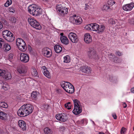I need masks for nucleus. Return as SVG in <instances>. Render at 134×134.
<instances>
[{"instance_id": "1", "label": "nucleus", "mask_w": 134, "mask_h": 134, "mask_svg": "<svg viewBox=\"0 0 134 134\" xmlns=\"http://www.w3.org/2000/svg\"><path fill=\"white\" fill-rule=\"evenodd\" d=\"M34 107L30 104H25L18 110V115L21 117H24L31 114L34 110Z\"/></svg>"}, {"instance_id": "2", "label": "nucleus", "mask_w": 134, "mask_h": 134, "mask_svg": "<svg viewBox=\"0 0 134 134\" xmlns=\"http://www.w3.org/2000/svg\"><path fill=\"white\" fill-rule=\"evenodd\" d=\"M28 11L30 14L34 16H38L42 13V9L38 8L35 4L30 5L28 7Z\"/></svg>"}, {"instance_id": "3", "label": "nucleus", "mask_w": 134, "mask_h": 134, "mask_svg": "<svg viewBox=\"0 0 134 134\" xmlns=\"http://www.w3.org/2000/svg\"><path fill=\"white\" fill-rule=\"evenodd\" d=\"M28 11L30 14L34 16H38L42 13V9L38 8L35 4L30 5L28 7Z\"/></svg>"}, {"instance_id": "4", "label": "nucleus", "mask_w": 134, "mask_h": 134, "mask_svg": "<svg viewBox=\"0 0 134 134\" xmlns=\"http://www.w3.org/2000/svg\"><path fill=\"white\" fill-rule=\"evenodd\" d=\"M74 103V109L72 111L73 113L75 115H78L82 112L81 106L79 101L77 99L73 100Z\"/></svg>"}, {"instance_id": "5", "label": "nucleus", "mask_w": 134, "mask_h": 134, "mask_svg": "<svg viewBox=\"0 0 134 134\" xmlns=\"http://www.w3.org/2000/svg\"><path fill=\"white\" fill-rule=\"evenodd\" d=\"M3 37L8 42H12L14 39L13 34L8 30H4L2 32Z\"/></svg>"}, {"instance_id": "6", "label": "nucleus", "mask_w": 134, "mask_h": 134, "mask_svg": "<svg viewBox=\"0 0 134 134\" xmlns=\"http://www.w3.org/2000/svg\"><path fill=\"white\" fill-rule=\"evenodd\" d=\"M27 20L29 24L33 28L38 30H40L41 29V26L39 23L34 18H28Z\"/></svg>"}, {"instance_id": "7", "label": "nucleus", "mask_w": 134, "mask_h": 134, "mask_svg": "<svg viewBox=\"0 0 134 134\" xmlns=\"http://www.w3.org/2000/svg\"><path fill=\"white\" fill-rule=\"evenodd\" d=\"M70 21L73 24L79 25L82 23V19L80 17L75 14L70 17Z\"/></svg>"}, {"instance_id": "8", "label": "nucleus", "mask_w": 134, "mask_h": 134, "mask_svg": "<svg viewBox=\"0 0 134 134\" xmlns=\"http://www.w3.org/2000/svg\"><path fill=\"white\" fill-rule=\"evenodd\" d=\"M42 52L43 56L46 58H50L52 56V51L48 48L46 47L42 49Z\"/></svg>"}, {"instance_id": "9", "label": "nucleus", "mask_w": 134, "mask_h": 134, "mask_svg": "<svg viewBox=\"0 0 134 134\" xmlns=\"http://www.w3.org/2000/svg\"><path fill=\"white\" fill-rule=\"evenodd\" d=\"M55 118L57 120L63 122H65L68 119V115L64 113L57 114L55 116Z\"/></svg>"}, {"instance_id": "10", "label": "nucleus", "mask_w": 134, "mask_h": 134, "mask_svg": "<svg viewBox=\"0 0 134 134\" xmlns=\"http://www.w3.org/2000/svg\"><path fill=\"white\" fill-rule=\"evenodd\" d=\"M68 37L72 42L77 43L79 41V39L76 35L73 33L71 32L68 35Z\"/></svg>"}, {"instance_id": "11", "label": "nucleus", "mask_w": 134, "mask_h": 134, "mask_svg": "<svg viewBox=\"0 0 134 134\" xmlns=\"http://www.w3.org/2000/svg\"><path fill=\"white\" fill-rule=\"evenodd\" d=\"M87 53L88 55L90 58L95 59L98 57L96 51L92 48H90Z\"/></svg>"}, {"instance_id": "12", "label": "nucleus", "mask_w": 134, "mask_h": 134, "mask_svg": "<svg viewBox=\"0 0 134 134\" xmlns=\"http://www.w3.org/2000/svg\"><path fill=\"white\" fill-rule=\"evenodd\" d=\"M29 55L24 53H21L20 54V60L24 63L28 62L29 60Z\"/></svg>"}, {"instance_id": "13", "label": "nucleus", "mask_w": 134, "mask_h": 134, "mask_svg": "<svg viewBox=\"0 0 134 134\" xmlns=\"http://www.w3.org/2000/svg\"><path fill=\"white\" fill-rule=\"evenodd\" d=\"M18 124L20 128L23 131H25L27 128L26 123L24 121L19 120L18 121Z\"/></svg>"}, {"instance_id": "14", "label": "nucleus", "mask_w": 134, "mask_h": 134, "mask_svg": "<svg viewBox=\"0 0 134 134\" xmlns=\"http://www.w3.org/2000/svg\"><path fill=\"white\" fill-rule=\"evenodd\" d=\"M134 7V4L131 3L125 4L122 7L124 10L126 11H130Z\"/></svg>"}, {"instance_id": "15", "label": "nucleus", "mask_w": 134, "mask_h": 134, "mask_svg": "<svg viewBox=\"0 0 134 134\" xmlns=\"http://www.w3.org/2000/svg\"><path fill=\"white\" fill-rule=\"evenodd\" d=\"M84 37V40L86 43H89L92 41V37L89 34H86Z\"/></svg>"}, {"instance_id": "16", "label": "nucleus", "mask_w": 134, "mask_h": 134, "mask_svg": "<svg viewBox=\"0 0 134 134\" xmlns=\"http://www.w3.org/2000/svg\"><path fill=\"white\" fill-rule=\"evenodd\" d=\"M60 85L63 89L66 91L69 87L70 86V85L71 84L68 82H65L64 81L60 83Z\"/></svg>"}, {"instance_id": "17", "label": "nucleus", "mask_w": 134, "mask_h": 134, "mask_svg": "<svg viewBox=\"0 0 134 134\" xmlns=\"http://www.w3.org/2000/svg\"><path fill=\"white\" fill-rule=\"evenodd\" d=\"M80 70L82 72L88 74L91 72V69L87 66H83L80 68Z\"/></svg>"}, {"instance_id": "18", "label": "nucleus", "mask_w": 134, "mask_h": 134, "mask_svg": "<svg viewBox=\"0 0 134 134\" xmlns=\"http://www.w3.org/2000/svg\"><path fill=\"white\" fill-rule=\"evenodd\" d=\"M42 69L43 71V74L47 78L49 79H51V76L50 75L49 71L47 69L45 66H43L42 67Z\"/></svg>"}, {"instance_id": "19", "label": "nucleus", "mask_w": 134, "mask_h": 134, "mask_svg": "<svg viewBox=\"0 0 134 134\" xmlns=\"http://www.w3.org/2000/svg\"><path fill=\"white\" fill-rule=\"evenodd\" d=\"M3 71L4 74H3V76H2V77L5 80H8L12 78V76L10 73L5 70Z\"/></svg>"}, {"instance_id": "20", "label": "nucleus", "mask_w": 134, "mask_h": 134, "mask_svg": "<svg viewBox=\"0 0 134 134\" xmlns=\"http://www.w3.org/2000/svg\"><path fill=\"white\" fill-rule=\"evenodd\" d=\"M17 46L19 50L23 52L25 51L27 49L26 44L24 41Z\"/></svg>"}, {"instance_id": "21", "label": "nucleus", "mask_w": 134, "mask_h": 134, "mask_svg": "<svg viewBox=\"0 0 134 134\" xmlns=\"http://www.w3.org/2000/svg\"><path fill=\"white\" fill-rule=\"evenodd\" d=\"M60 40L62 43L65 45L68 44L69 43L68 38L66 36L60 37Z\"/></svg>"}, {"instance_id": "22", "label": "nucleus", "mask_w": 134, "mask_h": 134, "mask_svg": "<svg viewBox=\"0 0 134 134\" xmlns=\"http://www.w3.org/2000/svg\"><path fill=\"white\" fill-rule=\"evenodd\" d=\"M54 49L55 52L59 53L61 52L62 51V46L56 44L54 46Z\"/></svg>"}, {"instance_id": "23", "label": "nucleus", "mask_w": 134, "mask_h": 134, "mask_svg": "<svg viewBox=\"0 0 134 134\" xmlns=\"http://www.w3.org/2000/svg\"><path fill=\"white\" fill-rule=\"evenodd\" d=\"M91 27L93 31H98L99 26L97 24H91Z\"/></svg>"}, {"instance_id": "24", "label": "nucleus", "mask_w": 134, "mask_h": 134, "mask_svg": "<svg viewBox=\"0 0 134 134\" xmlns=\"http://www.w3.org/2000/svg\"><path fill=\"white\" fill-rule=\"evenodd\" d=\"M102 10L103 11H110L112 9L110 8L109 6L107 4L104 5L102 8Z\"/></svg>"}, {"instance_id": "25", "label": "nucleus", "mask_w": 134, "mask_h": 134, "mask_svg": "<svg viewBox=\"0 0 134 134\" xmlns=\"http://www.w3.org/2000/svg\"><path fill=\"white\" fill-rule=\"evenodd\" d=\"M26 69L24 66L19 67L18 68L17 71L20 74H25L26 73Z\"/></svg>"}, {"instance_id": "26", "label": "nucleus", "mask_w": 134, "mask_h": 134, "mask_svg": "<svg viewBox=\"0 0 134 134\" xmlns=\"http://www.w3.org/2000/svg\"><path fill=\"white\" fill-rule=\"evenodd\" d=\"M38 93L36 91H33L31 94V97L33 99L36 100L37 99Z\"/></svg>"}, {"instance_id": "27", "label": "nucleus", "mask_w": 134, "mask_h": 134, "mask_svg": "<svg viewBox=\"0 0 134 134\" xmlns=\"http://www.w3.org/2000/svg\"><path fill=\"white\" fill-rule=\"evenodd\" d=\"M74 91V88L73 86L72 85H70V86L66 92L69 93H72Z\"/></svg>"}, {"instance_id": "28", "label": "nucleus", "mask_w": 134, "mask_h": 134, "mask_svg": "<svg viewBox=\"0 0 134 134\" xmlns=\"http://www.w3.org/2000/svg\"><path fill=\"white\" fill-rule=\"evenodd\" d=\"M68 9L65 7H63L61 12H59V14L62 16H63L65 14H66L68 13Z\"/></svg>"}, {"instance_id": "29", "label": "nucleus", "mask_w": 134, "mask_h": 134, "mask_svg": "<svg viewBox=\"0 0 134 134\" xmlns=\"http://www.w3.org/2000/svg\"><path fill=\"white\" fill-rule=\"evenodd\" d=\"M7 114L4 112L0 111V119L5 120L6 119Z\"/></svg>"}, {"instance_id": "30", "label": "nucleus", "mask_w": 134, "mask_h": 134, "mask_svg": "<svg viewBox=\"0 0 134 134\" xmlns=\"http://www.w3.org/2000/svg\"><path fill=\"white\" fill-rule=\"evenodd\" d=\"M105 28V26L104 25H101L99 27L97 32L99 34L102 33L104 31Z\"/></svg>"}, {"instance_id": "31", "label": "nucleus", "mask_w": 134, "mask_h": 134, "mask_svg": "<svg viewBox=\"0 0 134 134\" xmlns=\"http://www.w3.org/2000/svg\"><path fill=\"white\" fill-rule=\"evenodd\" d=\"M44 131L45 134H52V131L48 127H46L44 129Z\"/></svg>"}, {"instance_id": "32", "label": "nucleus", "mask_w": 134, "mask_h": 134, "mask_svg": "<svg viewBox=\"0 0 134 134\" xmlns=\"http://www.w3.org/2000/svg\"><path fill=\"white\" fill-rule=\"evenodd\" d=\"M6 43L4 40L0 38V48H3L4 47Z\"/></svg>"}, {"instance_id": "33", "label": "nucleus", "mask_w": 134, "mask_h": 134, "mask_svg": "<svg viewBox=\"0 0 134 134\" xmlns=\"http://www.w3.org/2000/svg\"><path fill=\"white\" fill-rule=\"evenodd\" d=\"M8 106V104L4 102H1L0 103V108L2 107L4 108H7Z\"/></svg>"}, {"instance_id": "34", "label": "nucleus", "mask_w": 134, "mask_h": 134, "mask_svg": "<svg viewBox=\"0 0 134 134\" xmlns=\"http://www.w3.org/2000/svg\"><path fill=\"white\" fill-rule=\"evenodd\" d=\"M24 41L21 38H17L16 41V44L17 46L21 44V43L23 42Z\"/></svg>"}, {"instance_id": "35", "label": "nucleus", "mask_w": 134, "mask_h": 134, "mask_svg": "<svg viewBox=\"0 0 134 134\" xmlns=\"http://www.w3.org/2000/svg\"><path fill=\"white\" fill-rule=\"evenodd\" d=\"M10 46L8 44L5 43L4 47L3 48H4L5 51H9L11 49Z\"/></svg>"}, {"instance_id": "36", "label": "nucleus", "mask_w": 134, "mask_h": 134, "mask_svg": "<svg viewBox=\"0 0 134 134\" xmlns=\"http://www.w3.org/2000/svg\"><path fill=\"white\" fill-rule=\"evenodd\" d=\"M64 62L65 63H68L70 62V58L69 56L67 55L64 57Z\"/></svg>"}, {"instance_id": "37", "label": "nucleus", "mask_w": 134, "mask_h": 134, "mask_svg": "<svg viewBox=\"0 0 134 134\" xmlns=\"http://www.w3.org/2000/svg\"><path fill=\"white\" fill-rule=\"evenodd\" d=\"M113 60L114 62L115 63H120L121 62V59L118 58L115 56H114Z\"/></svg>"}, {"instance_id": "38", "label": "nucleus", "mask_w": 134, "mask_h": 134, "mask_svg": "<svg viewBox=\"0 0 134 134\" xmlns=\"http://www.w3.org/2000/svg\"><path fill=\"white\" fill-rule=\"evenodd\" d=\"M63 8V7H62V5H58L56 6L57 10V11L58 12V13L59 14V12H61Z\"/></svg>"}, {"instance_id": "39", "label": "nucleus", "mask_w": 134, "mask_h": 134, "mask_svg": "<svg viewBox=\"0 0 134 134\" xmlns=\"http://www.w3.org/2000/svg\"><path fill=\"white\" fill-rule=\"evenodd\" d=\"M49 105L47 104H43L41 106L43 110H47L49 108Z\"/></svg>"}, {"instance_id": "40", "label": "nucleus", "mask_w": 134, "mask_h": 134, "mask_svg": "<svg viewBox=\"0 0 134 134\" xmlns=\"http://www.w3.org/2000/svg\"><path fill=\"white\" fill-rule=\"evenodd\" d=\"M12 0H7L6 3L4 4V6L7 7L12 4Z\"/></svg>"}, {"instance_id": "41", "label": "nucleus", "mask_w": 134, "mask_h": 134, "mask_svg": "<svg viewBox=\"0 0 134 134\" xmlns=\"http://www.w3.org/2000/svg\"><path fill=\"white\" fill-rule=\"evenodd\" d=\"M65 107L66 108H67L68 109H71V103L70 102H68L64 105Z\"/></svg>"}, {"instance_id": "42", "label": "nucleus", "mask_w": 134, "mask_h": 134, "mask_svg": "<svg viewBox=\"0 0 134 134\" xmlns=\"http://www.w3.org/2000/svg\"><path fill=\"white\" fill-rule=\"evenodd\" d=\"M14 54L12 53H10L8 56V58L9 60L10 61H12L13 59Z\"/></svg>"}, {"instance_id": "43", "label": "nucleus", "mask_w": 134, "mask_h": 134, "mask_svg": "<svg viewBox=\"0 0 134 134\" xmlns=\"http://www.w3.org/2000/svg\"><path fill=\"white\" fill-rule=\"evenodd\" d=\"M9 20L11 22L13 23H15L16 22V19L14 16L11 17L9 19Z\"/></svg>"}, {"instance_id": "44", "label": "nucleus", "mask_w": 134, "mask_h": 134, "mask_svg": "<svg viewBox=\"0 0 134 134\" xmlns=\"http://www.w3.org/2000/svg\"><path fill=\"white\" fill-rule=\"evenodd\" d=\"M115 3V2L113 1L110 0L108 2V3L107 4L109 5L110 7V6H112Z\"/></svg>"}, {"instance_id": "45", "label": "nucleus", "mask_w": 134, "mask_h": 134, "mask_svg": "<svg viewBox=\"0 0 134 134\" xmlns=\"http://www.w3.org/2000/svg\"><path fill=\"white\" fill-rule=\"evenodd\" d=\"M91 24L86 25L85 26V28L88 30H91Z\"/></svg>"}, {"instance_id": "46", "label": "nucleus", "mask_w": 134, "mask_h": 134, "mask_svg": "<svg viewBox=\"0 0 134 134\" xmlns=\"http://www.w3.org/2000/svg\"><path fill=\"white\" fill-rule=\"evenodd\" d=\"M32 74L34 76H36L38 74V73L36 69H33V71L32 72Z\"/></svg>"}, {"instance_id": "47", "label": "nucleus", "mask_w": 134, "mask_h": 134, "mask_svg": "<svg viewBox=\"0 0 134 134\" xmlns=\"http://www.w3.org/2000/svg\"><path fill=\"white\" fill-rule=\"evenodd\" d=\"M126 130V129L124 127H122L120 133L121 134H125L124 132Z\"/></svg>"}, {"instance_id": "48", "label": "nucleus", "mask_w": 134, "mask_h": 134, "mask_svg": "<svg viewBox=\"0 0 134 134\" xmlns=\"http://www.w3.org/2000/svg\"><path fill=\"white\" fill-rule=\"evenodd\" d=\"M1 20L4 24L6 26H8V23L4 19H2Z\"/></svg>"}, {"instance_id": "49", "label": "nucleus", "mask_w": 134, "mask_h": 134, "mask_svg": "<svg viewBox=\"0 0 134 134\" xmlns=\"http://www.w3.org/2000/svg\"><path fill=\"white\" fill-rule=\"evenodd\" d=\"M65 129V127L63 126H61L59 128V130L60 131L63 132H64Z\"/></svg>"}, {"instance_id": "50", "label": "nucleus", "mask_w": 134, "mask_h": 134, "mask_svg": "<svg viewBox=\"0 0 134 134\" xmlns=\"http://www.w3.org/2000/svg\"><path fill=\"white\" fill-rule=\"evenodd\" d=\"M9 10L10 12H12V13H14L15 12V10L14 8L12 7H10L9 8Z\"/></svg>"}, {"instance_id": "51", "label": "nucleus", "mask_w": 134, "mask_h": 134, "mask_svg": "<svg viewBox=\"0 0 134 134\" xmlns=\"http://www.w3.org/2000/svg\"><path fill=\"white\" fill-rule=\"evenodd\" d=\"M109 23L112 24H115V21L113 19H110L109 21Z\"/></svg>"}, {"instance_id": "52", "label": "nucleus", "mask_w": 134, "mask_h": 134, "mask_svg": "<svg viewBox=\"0 0 134 134\" xmlns=\"http://www.w3.org/2000/svg\"><path fill=\"white\" fill-rule=\"evenodd\" d=\"M129 22L131 24H134V18H132L129 19Z\"/></svg>"}, {"instance_id": "53", "label": "nucleus", "mask_w": 134, "mask_h": 134, "mask_svg": "<svg viewBox=\"0 0 134 134\" xmlns=\"http://www.w3.org/2000/svg\"><path fill=\"white\" fill-rule=\"evenodd\" d=\"M4 70H2L0 69V76H2L3 74H4Z\"/></svg>"}, {"instance_id": "54", "label": "nucleus", "mask_w": 134, "mask_h": 134, "mask_svg": "<svg viewBox=\"0 0 134 134\" xmlns=\"http://www.w3.org/2000/svg\"><path fill=\"white\" fill-rule=\"evenodd\" d=\"M117 55L119 56H120L122 55V53L120 52L119 51H118L116 52Z\"/></svg>"}, {"instance_id": "55", "label": "nucleus", "mask_w": 134, "mask_h": 134, "mask_svg": "<svg viewBox=\"0 0 134 134\" xmlns=\"http://www.w3.org/2000/svg\"><path fill=\"white\" fill-rule=\"evenodd\" d=\"M112 115L114 119H117V116L115 114L113 113L112 114Z\"/></svg>"}, {"instance_id": "56", "label": "nucleus", "mask_w": 134, "mask_h": 134, "mask_svg": "<svg viewBox=\"0 0 134 134\" xmlns=\"http://www.w3.org/2000/svg\"><path fill=\"white\" fill-rule=\"evenodd\" d=\"M89 8V5H88V4L86 3L85 4V10H87Z\"/></svg>"}, {"instance_id": "57", "label": "nucleus", "mask_w": 134, "mask_h": 134, "mask_svg": "<svg viewBox=\"0 0 134 134\" xmlns=\"http://www.w3.org/2000/svg\"><path fill=\"white\" fill-rule=\"evenodd\" d=\"M123 108H125L127 106V105L126 104L125 102L123 103Z\"/></svg>"}, {"instance_id": "58", "label": "nucleus", "mask_w": 134, "mask_h": 134, "mask_svg": "<svg viewBox=\"0 0 134 134\" xmlns=\"http://www.w3.org/2000/svg\"><path fill=\"white\" fill-rule=\"evenodd\" d=\"M131 91L132 93H134V87L131 88Z\"/></svg>"}, {"instance_id": "59", "label": "nucleus", "mask_w": 134, "mask_h": 134, "mask_svg": "<svg viewBox=\"0 0 134 134\" xmlns=\"http://www.w3.org/2000/svg\"><path fill=\"white\" fill-rule=\"evenodd\" d=\"M110 56H112L113 57H114V56H115L112 53H110L109 55H108Z\"/></svg>"}, {"instance_id": "60", "label": "nucleus", "mask_w": 134, "mask_h": 134, "mask_svg": "<svg viewBox=\"0 0 134 134\" xmlns=\"http://www.w3.org/2000/svg\"><path fill=\"white\" fill-rule=\"evenodd\" d=\"M64 34L63 33H61L60 34V35L61 36L60 37H62V36H63Z\"/></svg>"}, {"instance_id": "61", "label": "nucleus", "mask_w": 134, "mask_h": 134, "mask_svg": "<svg viewBox=\"0 0 134 134\" xmlns=\"http://www.w3.org/2000/svg\"><path fill=\"white\" fill-rule=\"evenodd\" d=\"M99 134H104V133L103 132H100L99 133Z\"/></svg>"}, {"instance_id": "62", "label": "nucleus", "mask_w": 134, "mask_h": 134, "mask_svg": "<svg viewBox=\"0 0 134 134\" xmlns=\"http://www.w3.org/2000/svg\"><path fill=\"white\" fill-rule=\"evenodd\" d=\"M79 134H83L82 133L80 132V133H79Z\"/></svg>"}, {"instance_id": "63", "label": "nucleus", "mask_w": 134, "mask_h": 134, "mask_svg": "<svg viewBox=\"0 0 134 134\" xmlns=\"http://www.w3.org/2000/svg\"><path fill=\"white\" fill-rule=\"evenodd\" d=\"M82 122H83L84 121V120H82Z\"/></svg>"}, {"instance_id": "64", "label": "nucleus", "mask_w": 134, "mask_h": 134, "mask_svg": "<svg viewBox=\"0 0 134 134\" xmlns=\"http://www.w3.org/2000/svg\"><path fill=\"white\" fill-rule=\"evenodd\" d=\"M133 130L134 131V127H133Z\"/></svg>"}]
</instances>
